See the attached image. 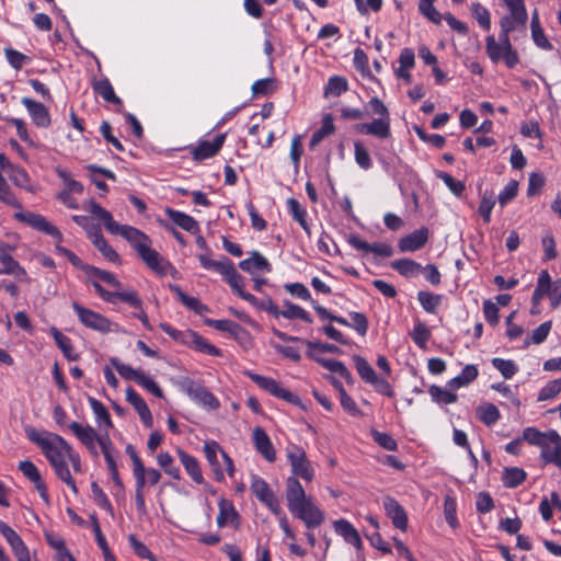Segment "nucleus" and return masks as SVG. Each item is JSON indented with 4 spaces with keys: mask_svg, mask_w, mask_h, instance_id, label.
I'll list each match as a JSON object with an SVG mask.
<instances>
[{
    "mask_svg": "<svg viewBox=\"0 0 561 561\" xmlns=\"http://www.w3.org/2000/svg\"><path fill=\"white\" fill-rule=\"evenodd\" d=\"M286 457L290 465V470L296 479L300 478L306 482H311L314 478L316 470L308 459L305 449L296 444H288L286 449Z\"/></svg>",
    "mask_w": 561,
    "mask_h": 561,
    "instance_id": "nucleus-6",
    "label": "nucleus"
},
{
    "mask_svg": "<svg viewBox=\"0 0 561 561\" xmlns=\"http://www.w3.org/2000/svg\"><path fill=\"white\" fill-rule=\"evenodd\" d=\"M93 90L105 102L123 106V101L115 94L112 83L107 78L100 79L93 82Z\"/></svg>",
    "mask_w": 561,
    "mask_h": 561,
    "instance_id": "nucleus-38",
    "label": "nucleus"
},
{
    "mask_svg": "<svg viewBox=\"0 0 561 561\" xmlns=\"http://www.w3.org/2000/svg\"><path fill=\"white\" fill-rule=\"evenodd\" d=\"M72 309L77 313L79 321L87 328L101 332L108 333L118 331V325L112 328L111 321L99 312L85 308L78 302H72Z\"/></svg>",
    "mask_w": 561,
    "mask_h": 561,
    "instance_id": "nucleus-8",
    "label": "nucleus"
},
{
    "mask_svg": "<svg viewBox=\"0 0 561 561\" xmlns=\"http://www.w3.org/2000/svg\"><path fill=\"white\" fill-rule=\"evenodd\" d=\"M284 306L286 307L282 310L280 317L291 320V319H300L307 323L312 322V318L310 314L300 306L295 305L288 300L284 301Z\"/></svg>",
    "mask_w": 561,
    "mask_h": 561,
    "instance_id": "nucleus-47",
    "label": "nucleus"
},
{
    "mask_svg": "<svg viewBox=\"0 0 561 561\" xmlns=\"http://www.w3.org/2000/svg\"><path fill=\"white\" fill-rule=\"evenodd\" d=\"M8 176L10 181L18 187L24 188L28 192H33V186L31 184V178L25 169L14 165L8 172Z\"/></svg>",
    "mask_w": 561,
    "mask_h": 561,
    "instance_id": "nucleus-43",
    "label": "nucleus"
},
{
    "mask_svg": "<svg viewBox=\"0 0 561 561\" xmlns=\"http://www.w3.org/2000/svg\"><path fill=\"white\" fill-rule=\"evenodd\" d=\"M252 436L256 450L265 460L274 462L276 460V451L266 432L257 426L253 430Z\"/></svg>",
    "mask_w": 561,
    "mask_h": 561,
    "instance_id": "nucleus-23",
    "label": "nucleus"
},
{
    "mask_svg": "<svg viewBox=\"0 0 561 561\" xmlns=\"http://www.w3.org/2000/svg\"><path fill=\"white\" fill-rule=\"evenodd\" d=\"M348 243L356 250L365 253H374L379 256L389 257L392 255V249L386 243L369 244L357 236H350Z\"/></svg>",
    "mask_w": 561,
    "mask_h": 561,
    "instance_id": "nucleus-26",
    "label": "nucleus"
},
{
    "mask_svg": "<svg viewBox=\"0 0 561 561\" xmlns=\"http://www.w3.org/2000/svg\"><path fill=\"white\" fill-rule=\"evenodd\" d=\"M197 259L204 270L215 271V272L219 273L222 277L234 265L226 256H221L220 260H213L210 257V254H208V253H201L197 255Z\"/></svg>",
    "mask_w": 561,
    "mask_h": 561,
    "instance_id": "nucleus-32",
    "label": "nucleus"
},
{
    "mask_svg": "<svg viewBox=\"0 0 561 561\" xmlns=\"http://www.w3.org/2000/svg\"><path fill=\"white\" fill-rule=\"evenodd\" d=\"M165 213L169 219L183 230L192 234H196L199 232V225L192 216L171 208H168Z\"/></svg>",
    "mask_w": 561,
    "mask_h": 561,
    "instance_id": "nucleus-33",
    "label": "nucleus"
},
{
    "mask_svg": "<svg viewBox=\"0 0 561 561\" xmlns=\"http://www.w3.org/2000/svg\"><path fill=\"white\" fill-rule=\"evenodd\" d=\"M112 234H119L127 240L137 253L146 245L151 244V240L139 229L128 225H117V228L113 230Z\"/></svg>",
    "mask_w": 561,
    "mask_h": 561,
    "instance_id": "nucleus-18",
    "label": "nucleus"
},
{
    "mask_svg": "<svg viewBox=\"0 0 561 561\" xmlns=\"http://www.w3.org/2000/svg\"><path fill=\"white\" fill-rule=\"evenodd\" d=\"M551 284L552 282L549 272L547 270H542L539 273L537 285L531 296V305H534V307L539 306L541 299L545 296L550 295Z\"/></svg>",
    "mask_w": 561,
    "mask_h": 561,
    "instance_id": "nucleus-37",
    "label": "nucleus"
},
{
    "mask_svg": "<svg viewBox=\"0 0 561 561\" xmlns=\"http://www.w3.org/2000/svg\"><path fill=\"white\" fill-rule=\"evenodd\" d=\"M287 205L289 208V211L301 228L306 231L308 236H310V227L307 222V211L306 209L300 205V203L295 198L287 199Z\"/></svg>",
    "mask_w": 561,
    "mask_h": 561,
    "instance_id": "nucleus-45",
    "label": "nucleus"
},
{
    "mask_svg": "<svg viewBox=\"0 0 561 561\" xmlns=\"http://www.w3.org/2000/svg\"><path fill=\"white\" fill-rule=\"evenodd\" d=\"M285 484L287 507L291 515L300 519L308 529L319 527L325 519L324 512L307 495L300 481L288 477Z\"/></svg>",
    "mask_w": 561,
    "mask_h": 561,
    "instance_id": "nucleus-2",
    "label": "nucleus"
},
{
    "mask_svg": "<svg viewBox=\"0 0 561 561\" xmlns=\"http://www.w3.org/2000/svg\"><path fill=\"white\" fill-rule=\"evenodd\" d=\"M126 401L134 407L146 427H152V414L145 400L131 388L126 389Z\"/></svg>",
    "mask_w": 561,
    "mask_h": 561,
    "instance_id": "nucleus-25",
    "label": "nucleus"
},
{
    "mask_svg": "<svg viewBox=\"0 0 561 561\" xmlns=\"http://www.w3.org/2000/svg\"><path fill=\"white\" fill-rule=\"evenodd\" d=\"M502 479L505 486L516 488L525 481L526 472L517 467L505 468Z\"/></svg>",
    "mask_w": 561,
    "mask_h": 561,
    "instance_id": "nucleus-58",
    "label": "nucleus"
},
{
    "mask_svg": "<svg viewBox=\"0 0 561 561\" xmlns=\"http://www.w3.org/2000/svg\"><path fill=\"white\" fill-rule=\"evenodd\" d=\"M485 53L492 62L504 61L508 68H514L519 62V57L510 41V37L499 34V41L493 35L485 38Z\"/></svg>",
    "mask_w": 561,
    "mask_h": 561,
    "instance_id": "nucleus-5",
    "label": "nucleus"
},
{
    "mask_svg": "<svg viewBox=\"0 0 561 561\" xmlns=\"http://www.w3.org/2000/svg\"><path fill=\"white\" fill-rule=\"evenodd\" d=\"M492 365L505 379H511L518 370L517 365L511 359L495 357L492 359Z\"/></svg>",
    "mask_w": 561,
    "mask_h": 561,
    "instance_id": "nucleus-63",
    "label": "nucleus"
},
{
    "mask_svg": "<svg viewBox=\"0 0 561 561\" xmlns=\"http://www.w3.org/2000/svg\"><path fill=\"white\" fill-rule=\"evenodd\" d=\"M111 365L116 369V371L125 379V380H131L137 382V379L139 378L140 374L142 373L141 369H135L130 365L122 363L118 358L112 357L110 359Z\"/></svg>",
    "mask_w": 561,
    "mask_h": 561,
    "instance_id": "nucleus-54",
    "label": "nucleus"
},
{
    "mask_svg": "<svg viewBox=\"0 0 561 561\" xmlns=\"http://www.w3.org/2000/svg\"><path fill=\"white\" fill-rule=\"evenodd\" d=\"M83 208L89 211L93 217L101 220L106 230L112 233L117 228V222L113 219L112 214L103 208L100 204L94 201H89Z\"/></svg>",
    "mask_w": 561,
    "mask_h": 561,
    "instance_id": "nucleus-35",
    "label": "nucleus"
},
{
    "mask_svg": "<svg viewBox=\"0 0 561 561\" xmlns=\"http://www.w3.org/2000/svg\"><path fill=\"white\" fill-rule=\"evenodd\" d=\"M21 102L26 107L35 125L38 127H48L50 125V115L44 104L30 98H23Z\"/></svg>",
    "mask_w": 561,
    "mask_h": 561,
    "instance_id": "nucleus-24",
    "label": "nucleus"
},
{
    "mask_svg": "<svg viewBox=\"0 0 561 561\" xmlns=\"http://www.w3.org/2000/svg\"><path fill=\"white\" fill-rule=\"evenodd\" d=\"M0 203L16 209H22V204L13 193L12 188L0 172Z\"/></svg>",
    "mask_w": 561,
    "mask_h": 561,
    "instance_id": "nucleus-49",
    "label": "nucleus"
},
{
    "mask_svg": "<svg viewBox=\"0 0 561 561\" xmlns=\"http://www.w3.org/2000/svg\"><path fill=\"white\" fill-rule=\"evenodd\" d=\"M525 442L540 449V459L561 469V435L556 430L541 432L535 426L524 428Z\"/></svg>",
    "mask_w": 561,
    "mask_h": 561,
    "instance_id": "nucleus-3",
    "label": "nucleus"
},
{
    "mask_svg": "<svg viewBox=\"0 0 561 561\" xmlns=\"http://www.w3.org/2000/svg\"><path fill=\"white\" fill-rule=\"evenodd\" d=\"M239 267L247 273L253 274L256 271L270 273L272 266L267 259L257 251H252L248 259L242 260L239 263Z\"/></svg>",
    "mask_w": 561,
    "mask_h": 561,
    "instance_id": "nucleus-29",
    "label": "nucleus"
},
{
    "mask_svg": "<svg viewBox=\"0 0 561 561\" xmlns=\"http://www.w3.org/2000/svg\"><path fill=\"white\" fill-rule=\"evenodd\" d=\"M360 134L371 135L380 139H387L391 136L390 117H379L370 123H362L356 126Z\"/></svg>",
    "mask_w": 561,
    "mask_h": 561,
    "instance_id": "nucleus-21",
    "label": "nucleus"
},
{
    "mask_svg": "<svg viewBox=\"0 0 561 561\" xmlns=\"http://www.w3.org/2000/svg\"><path fill=\"white\" fill-rule=\"evenodd\" d=\"M99 445L104 455L106 465L111 466L113 463H116L118 455L107 433L101 434L99 438Z\"/></svg>",
    "mask_w": 561,
    "mask_h": 561,
    "instance_id": "nucleus-57",
    "label": "nucleus"
},
{
    "mask_svg": "<svg viewBox=\"0 0 561 561\" xmlns=\"http://www.w3.org/2000/svg\"><path fill=\"white\" fill-rule=\"evenodd\" d=\"M244 375L270 394L293 404H300L299 397L283 388L275 379L255 374L250 370L245 371Z\"/></svg>",
    "mask_w": 561,
    "mask_h": 561,
    "instance_id": "nucleus-10",
    "label": "nucleus"
},
{
    "mask_svg": "<svg viewBox=\"0 0 561 561\" xmlns=\"http://www.w3.org/2000/svg\"><path fill=\"white\" fill-rule=\"evenodd\" d=\"M50 334L68 360H77L79 358V355L75 352L71 340L67 335L55 327L50 329Z\"/></svg>",
    "mask_w": 561,
    "mask_h": 561,
    "instance_id": "nucleus-39",
    "label": "nucleus"
},
{
    "mask_svg": "<svg viewBox=\"0 0 561 561\" xmlns=\"http://www.w3.org/2000/svg\"><path fill=\"white\" fill-rule=\"evenodd\" d=\"M218 510L219 512L216 518V523L219 528L226 526H232L234 528L239 527L240 515L231 501L221 497L218 501Z\"/></svg>",
    "mask_w": 561,
    "mask_h": 561,
    "instance_id": "nucleus-19",
    "label": "nucleus"
},
{
    "mask_svg": "<svg viewBox=\"0 0 561 561\" xmlns=\"http://www.w3.org/2000/svg\"><path fill=\"white\" fill-rule=\"evenodd\" d=\"M172 291L176 295L179 300L188 309L202 313L207 310L206 306L203 305L197 298L187 296L178 285L171 286Z\"/></svg>",
    "mask_w": 561,
    "mask_h": 561,
    "instance_id": "nucleus-53",
    "label": "nucleus"
},
{
    "mask_svg": "<svg viewBox=\"0 0 561 561\" xmlns=\"http://www.w3.org/2000/svg\"><path fill=\"white\" fill-rule=\"evenodd\" d=\"M334 530L337 535L343 537V539L354 546L356 549H360L363 547V542L358 531L355 527L346 519H337L333 523Z\"/></svg>",
    "mask_w": 561,
    "mask_h": 561,
    "instance_id": "nucleus-28",
    "label": "nucleus"
},
{
    "mask_svg": "<svg viewBox=\"0 0 561 561\" xmlns=\"http://www.w3.org/2000/svg\"><path fill=\"white\" fill-rule=\"evenodd\" d=\"M276 81L274 78H265L256 80L252 87V95L261 96L272 94L276 90Z\"/></svg>",
    "mask_w": 561,
    "mask_h": 561,
    "instance_id": "nucleus-60",
    "label": "nucleus"
},
{
    "mask_svg": "<svg viewBox=\"0 0 561 561\" xmlns=\"http://www.w3.org/2000/svg\"><path fill=\"white\" fill-rule=\"evenodd\" d=\"M413 342L421 348H424L431 337V331L422 321H417L411 332Z\"/></svg>",
    "mask_w": 561,
    "mask_h": 561,
    "instance_id": "nucleus-62",
    "label": "nucleus"
},
{
    "mask_svg": "<svg viewBox=\"0 0 561 561\" xmlns=\"http://www.w3.org/2000/svg\"><path fill=\"white\" fill-rule=\"evenodd\" d=\"M138 255L152 271L159 274L165 273L168 263L161 257V255L156 250L151 249V244L146 245L144 249H141L138 252Z\"/></svg>",
    "mask_w": 561,
    "mask_h": 561,
    "instance_id": "nucleus-34",
    "label": "nucleus"
},
{
    "mask_svg": "<svg viewBox=\"0 0 561 561\" xmlns=\"http://www.w3.org/2000/svg\"><path fill=\"white\" fill-rule=\"evenodd\" d=\"M0 534L10 545L18 561H31L30 551L20 535L2 520H0Z\"/></svg>",
    "mask_w": 561,
    "mask_h": 561,
    "instance_id": "nucleus-13",
    "label": "nucleus"
},
{
    "mask_svg": "<svg viewBox=\"0 0 561 561\" xmlns=\"http://www.w3.org/2000/svg\"><path fill=\"white\" fill-rule=\"evenodd\" d=\"M91 242L106 260L113 263H119L118 253L107 243V241L102 236V232L94 234L93 239H91Z\"/></svg>",
    "mask_w": 561,
    "mask_h": 561,
    "instance_id": "nucleus-46",
    "label": "nucleus"
},
{
    "mask_svg": "<svg viewBox=\"0 0 561 561\" xmlns=\"http://www.w3.org/2000/svg\"><path fill=\"white\" fill-rule=\"evenodd\" d=\"M56 476L77 494L78 488L69 470V463L75 472H82L81 459L78 453L58 434L48 433V440L41 449Z\"/></svg>",
    "mask_w": 561,
    "mask_h": 561,
    "instance_id": "nucleus-1",
    "label": "nucleus"
},
{
    "mask_svg": "<svg viewBox=\"0 0 561 561\" xmlns=\"http://www.w3.org/2000/svg\"><path fill=\"white\" fill-rule=\"evenodd\" d=\"M383 508L386 515L391 519L392 525L405 531L408 528V515L404 508L391 496H386L383 499Z\"/></svg>",
    "mask_w": 561,
    "mask_h": 561,
    "instance_id": "nucleus-20",
    "label": "nucleus"
},
{
    "mask_svg": "<svg viewBox=\"0 0 561 561\" xmlns=\"http://www.w3.org/2000/svg\"><path fill=\"white\" fill-rule=\"evenodd\" d=\"M477 414L480 421L489 426L495 424L501 416L499 409L492 403L479 405L477 409Z\"/></svg>",
    "mask_w": 561,
    "mask_h": 561,
    "instance_id": "nucleus-51",
    "label": "nucleus"
},
{
    "mask_svg": "<svg viewBox=\"0 0 561 561\" xmlns=\"http://www.w3.org/2000/svg\"><path fill=\"white\" fill-rule=\"evenodd\" d=\"M348 84L347 80L340 76H333L329 79L325 88H324V96H339L345 91H347Z\"/></svg>",
    "mask_w": 561,
    "mask_h": 561,
    "instance_id": "nucleus-52",
    "label": "nucleus"
},
{
    "mask_svg": "<svg viewBox=\"0 0 561 561\" xmlns=\"http://www.w3.org/2000/svg\"><path fill=\"white\" fill-rule=\"evenodd\" d=\"M0 263L2 264L0 275H12L20 280L27 279L26 271L13 259L10 248L4 244H0Z\"/></svg>",
    "mask_w": 561,
    "mask_h": 561,
    "instance_id": "nucleus-17",
    "label": "nucleus"
},
{
    "mask_svg": "<svg viewBox=\"0 0 561 561\" xmlns=\"http://www.w3.org/2000/svg\"><path fill=\"white\" fill-rule=\"evenodd\" d=\"M203 451L216 481H225V472L233 477V461L216 440L206 442Z\"/></svg>",
    "mask_w": 561,
    "mask_h": 561,
    "instance_id": "nucleus-4",
    "label": "nucleus"
},
{
    "mask_svg": "<svg viewBox=\"0 0 561 561\" xmlns=\"http://www.w3.org/2000/svg\"><path fill=\"white\" fill-rule=\"evenodd\" d=\"M88 402L95 415L96 423L100 427L111 428L113 427V422L111 420V415L105 408V405L93 397L88 398Z\"/></svg>",
    "mask_w": 561,
    "mask_h": 561,
    "instance_id": "nucleus-41",
    "label": "nucleus"
},
{
    "mask_svg": "<svg viewBox=\"0 0 561 561\" xmlns=\"http://www.w3.org/2000/svg\"><path fill=\"white\" fill-rule=\"evenodd\" d=\"M226 140V134H218L213 140H203L198 145L191 149V154L194 160L203 161L205 159L213 158L222 148Z\"/></svg>",
    "mask_w": 561,
    "mask_h": 561,
    "instance_id": "nucleus-14",
    "label": "nucleus"
},
{
    "mask_svg": "<svg viewBox=\"0 0 561 561\" xmlns=\"http://www.w3.org/2000/svg\"><path fill=\"white\" fill-rule=\"evenodd\" d=\"M157 463L163 471L175 480L181 479V473L178 467L174 466L173 457L169 453H160L157 456Z\"/></svg>",
    "mask_w": 561,
    "mask_h": 561,
    "instance_id": "nucleus-59",
    "label": "nucleus"
},
{
    "mask_svg": "<svg viewBox=\"0 0 561 561\" xmlns=\"http://www.w3.org/2000/svg\"><path fill=\"white\" fill-rule=\"evenodd\" d=\"M561 392V378L547 382L538 393V401L554 399Z\"/></svg>",
    "mask_w": 561,
    "mask_h": 561,
    "instance_id": "nucleus-64",
    "label": "nucleus"
},
{
    "mask_svg": "<svg viewBox=\"0 0 561 561\" xmlns=\"http://www.w3.org/2000/svg\"><path fill=\"white\" fill-rule=\"evenodd\" d=\"M391 267L404 277H414L422 273L423 266L410 259H400L391 262Z\"/></svg>",
    "mask_w": 561,
    "mask_h": 561,
    "instance_id": "nucleus-40",
    "label": "nucleus"
},
{
    "mask_svg": "<svg viewBox=\"0 0 561 561\" xmlns=\"http://www.w3.org/2000/svg\"><path fill=\"white\" fill-rule=\"evenodd\" d=\"M135 479V502L136 508L140 515L147 514V506L145 500V489L147 485L154 486L161 479V473L158 469L152 467L141 466L140 471L136 470L134 473Z\"/></svg>",
    "mask_w": 561,
    "mask_h": 561,
    "instance_id": "nucleus-7",
    "label": "nucleus"
},
{
    "mask_svg": "<svg viewBox=\"0 0 561 561\" xmlns=\"http://www.w3.org/2000/svg\"><path fill=\"white\" fill-rule=\"evenodd\" d=\"M178 456L191 479L197 484L204 483V477L198 460L182 449H178Z\"/></svg>",
    "mask_w": 561,
    "mask_h": 561,
    "instance_id": "nucleus-30",
    "label": "nucleus"
},
{
    "mask_svg": "<svg viewBox=\"0 0 561 561\" xmlns=\"http://www.w3.org/2000/svg\"><path fill=\"white\" fill-rule=\"evenodd\" d=\"M528 18H515L514 14L510 13L503 16L500 21V33L503 36L510 37V33L517 30L518 27H525Z\"/></svg>",
    "mask_w": 561,
    "mask_h": 561,
    "instance_id": "nucleus-44",
    "label": "nucleus"
},
{
    "mask_svg": "<svg viewBox=\"0 0 561 561\" xmlns=\"http://www.w3.org/2000/svg\"><path fill=\"white\" fill-rule=\"evenodd\" d=\"M478 377V368L476 365H466L461 373L455 378L450 379L448 386L455 390L468 386Z\"/></svg>",
    "mask_w": 561,
    "mask_h": 561,
    "instance_id": "nucleus-42",
    "label": "nucleus"
},
{
    "mask_svg": "<svg viewBox=\"0 0 561 561\" xmlns=\"http://www.w3.org/2000/svg\"><path fill=\"white\" fill-rule=\"evenodd\" d=\"M417 300L426 312L435 314L440 305L442 296L422 290L417 294Z\"/></svg>",
    "mask_w": 561,
    "mask_h": 561,
    "instance_id": "nucleus-48",
    "label": "nucleus"
},
{
    "mask_svg": "<svg viewBox=\"0 0 561 561\" xmlns=\"http://www.w3.org/2000/svg\"><path fill=\"white\" fill-rule=\"evenodd\" d=\"M14 214V218L20 222L26 224L27 226L46 233L48 236L54 237L58 242H61L62 234L59 229L49 222L44 216L39 214H35L32 211H24L23 209H18Z\"/></svg>",
    "mask_w": 561,
    "mask_h": 561,
    "instance_id": "nucleus-12",
    "label": "nucleus"
},
{
    "mask_svg": "<svg viewBox=\"0 0 561 561\" xmlns=\"http://www.w3.org/2000/svg\"><path fill=\"white\" fill-rule=\"evenodd\" d=\"M19 469L21 472L34 484V488L39 493L41 497L48 503L49 496L47 492V486L43 481L41 473L37 467L30 460H23L19 463Z\"/></svg>",
    "mask_w": 561,
    "mask_h": 561,
    "instance_id": "nucleus-22",
    "label": "nucleus"
},
{
    "mask_svg": "<svg viewBox=\"0 0 561 561\" xmlns=\"http://www.w3.org/2000/svg\"><path fill=\"white\" fill-rule=\"evenodd\" d=\"M333 119L330 115L323 118L321 127L316 130L310 139L309 147L313 149L317 147L327 136L334 133Z\"/></svg>",
    "mask_w": 561,
    "mask_h": 561,
    "instance_id": "nucleus-50",
    "label": "nucleus"
},
{
    "mask_svg": "<svg viewBox=\"0 0 561 561\" xmlns=\"http://www.w3.org/2000/svg\"><path fill=\"white\" fill-rule=\"evenodd\" d=\"M225 280L229 284L231 289L242 299L248 302H255V296L244 290V279L237 272L234 265L228 271V273L224 276Z\"/></svg>",
    "mask_w": 561,
    "mask_h": 561,
    "instance_id": "nucleus-31",
    "label": "nucleus"
},
{
    "mask_svg": "<svg viewBox=\"0 0 561 561\" xmlns=\"http://www.w3.org/2000/svg\"><path fill=\"white\" fill-rule=\"evenodd\" d=\"M68 428L93 456L99 455L95 444H99V438L101 435H99L92 426H83L78 422H71L69 423Z\"/></svg>",
    "mask_w": 561,
    "mask_h": 561,
    "instance_id": "nucleus-15",
    "label": "nucleus"
},
{
    "mask_svg": "<svg viewBox=\"0 0 561 561\" xmlns=\"http://www.w3.org/2000/svg\"><path fill=\"white\" fill-rule=\"evenodd\" d=\"M353 360L359 377L365 382L370 383L377 377L376 371L364 357L355 355Z\"/></svg>",
    "mask_w": 561,
    "mask_h": 561,
    "instance_id": "nucleus-56",
    "label": "nucleus"
},
{
    "mask_svg": "<svg viewBox=\"0 0 561 561\" xmlns=\"http://www.w3.org/2000/svg\"><path fill=\"white\" fill-rule=\"evenodd\" d=\"M160 328L164 333H167L169 336H171L174 340H180L182 336H184V342L187 344H191L195 350L206 353L208 355L213 356H219L220 351L208 343L203 336L197 334L194 331H186L185 333L178 331L176 329L172 328L168 323H160Z\"/></svg>",
    "mask_w": 561,
    "mask_h": 561,
    "instance_id": "nucleus-9",
    "label": "nucleus"
},
{
    "mask_svg": "<svg viewBox=\"0 0 561 561\" xmlns=\"http://www.w3.org/2000/svg\"><path fill=\"white\" fill-rule=\"evenodd\" d=\"M251 492L263 503L274 515H279L282 507L268 483L257 474L251 476Z\"/></svg>",
    "mask_w": 561,
    "mask_h": 561,
    "instance_id": "nucleus-11",
    "label": "nucleus"
},
{
    "mask_svg": "<svg viewBox=\"0 0 561 561\" xmlns=\"http://www.w3.org/2000/svg\"><path fill=\"white\" fill-rule=\"evenodd\" d=\"M456 513V499L451 494H446L444 499V516L447 524L454 529L459 527V522L457 519Z\"/></svg>",
    "mask_w": 561,
    "mask_h": 561,
    "instance_id": "nucleus-55",
    "label": "nucleus"
},
{
    "mask_svg": "<svg viewBox=\"0 0 561 561\" xmlns=\"http://www.w3.org/2000/svg\"><path fill=\"white\" fill-rule=\"evenodd\" d=\"M185 391L193 400L203 407L208 409L219 408L217 398L207 388L193 380L186 381Z\"/></svg>",
    "mask_w": 561,
    "mask_h": 561,
    "instance_id": "nucleus-16",
    "label": "nucleus"
},
{
    "mask_svg": "<svg viewBox=\"0 0 561 561\" xmlns=\"http://www.w3.org/2000/svg\"><path fill=\"white\" fill-rule=\"evenodd\" d=\"M307 355L308 357L318 362L325 369L340 375L347 382L353 381L352 374L342 362L331 358L317 357L311 351L307 352Z\"/></svg>",
    "mask_w": 561,
    "mask_h": 561,
    "instance_id": "nucleus-36",
    "label": "nucleus"
},
{
    "mask_svg": "<svg viewBox=\"0 0 561 561\" xmlns=\"http://www.w3.org/2000/svg\"><path fill=\"white\" fill-rule=\"evenodd\" d=\"M428 239V230L421 228L403 237L399 241V249L402 252H413L421 249Z\"/></svg>",
    "mask_w": 561,
    "mask_h": 561,
    "instance_id": "nucleus-27",
    "label": "nucleus"
},
{
    "mask_svg": "<svg viewBox=\"0 0 561 561\" xmlns=\"http://www.w3.org/2000/svg\"><path fill=\"white\" fill-rule=\"evenodd\" d=\"M471 13L483 30L489 31L491 28V15L485 7L474 2L471 4Z\"/></svg>",
    "mask_w": 561,
    "mask_h": 561,
    "instance_id": "nucleus-61",
    "label": "nucleus"
}]
</instances>
